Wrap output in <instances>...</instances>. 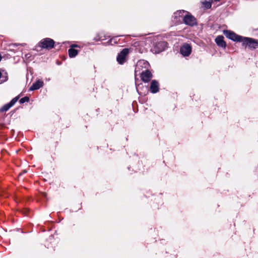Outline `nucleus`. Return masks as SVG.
Instances as JSON below:
<instances>
[{"instance_id":"obj_1","label":"nucleus","mask_w":258,"mask_h":258,"mask_svg":"<svg viewBox=\"0 0 258 258\" xmlns=\"http://www.w3.org/2000/svg\"><path fill=\"white\" fill-rule=\"evenodd\" d=\"M243 46L250 49H254L258 47V41L249 37H243L241 41Z\"/></svg>"},{"instance_id":"obj_2","label":"nucleus","mask_w":258,"mask_h":258,"mask_svg":"<svg viewBox=\"0 0 258 258\" xmlns=\"http://www.w3.org/2000/svg\"><path fill=\"white\" fill-rule=\"evenodd\" d=\"M54 45V41L53 40L49 38L43 39L39 42V45L41 47L47 49L53 48Z\"/></svg>"},{"instance_id":"obj_3","label":"nucleus","mask_w":258,"mask_h":258,"mask_svg":"<svg viewBox=\"0 0 258 258\" xmlns=\"http://www.w3.org/2000/svg\"><path fill=\"white\" fill-rule=\"evenodd\" d=\"M223 34L226 37L234 41L241 42L243 37L237 35L234 32L230 30H223Z\"/></svg>"},{"instance_id":"obj_4","label":"nucleus","mask_w":258,"mask_h":258,"mask_svg":"<svg viewBox=\"0 0 258 258\" xmlns=\"http://www.w3.org/2000/svg\"><path fill=\"white\" fill-rule=\"evenodd\" d=\"M128 49L124 48L118 53L117 57V61L119 64H122L125 61L126 57L128 54Z\"/></svg>"},{"instance_id":"obj_5","label":"nucleus","mask_w":258,"mask_h":258,"mask_svg":"<svg viewBox=\"0 0 258 258\" xmlns=\"http://www.w3.org/2000/svg\"><path fill=\"white\" fill-rule=\"evenodd\" d=\"M184 23L187 25L192 26L197 24L196 19L191 15H185L183 18Z\"/></svg>"},{"instance_id":"obj_6","label":"nucleus","mask_w":258,"mask_h":258,"mask_svg":"<svg viewBox=\"0 0 258 258\" xmlns=\"http://www.w3.org/2000/svg\"><path fill=\"white\" fill-rule=\"evenodd\" d=\"M180 52L182 55L187 56L191 52V47L189 44L185 43L180 47Z\"/></svg>"},{"instance_id":"obj_7","label":"nucleus","mask_w":258,"mask_h":258,"mask_svg":"<svg viewBox=\"0 0 258 258\" xmlns=\"http://www.w3.org/2000/svg\"><path fill=\"white\" fill-rule=\"evenodd\" d=\"M19 96L14 98L9 103L4 105L0 108V112H5L8 111L12 106H13L19 99Z\"/></svg>"},{"instance_id":"obj_8","label":"nucleus","mask_w":258,"mask_h":258,"mask_svg":"<svg viewBox=\"0 0 258 258\" xmlns=\"http://www.w3.org/2000/svg\"><path fill=\"white\" fill-rule=\"evenodd\" d=\"M152 74L148 70L143 71L141 74L142 80L145 82H148L152 78Z\"/></svg>"},{"instance_id":"obj_9","label":"nucleus","mask_w":258,"mask_h":258,"mask_svg":"<svg viewBox=\"0 0 258 258\" xmlns=\"http://www.w3.org/2000/svg\"><path fill=\"white\" fill-rule=\"evenodd\" d=\"M44 85V83L42 81L38 80L36 82L33 84L29 89L30 91H34L38 90L42 87Z\"/></svg>"},{"instance_id":"obj_10","label":"nucleus","mask_w":258,"mask_h":258,"mask_svg":"<svg viewBox=\"0 0 258 258\" xmlns=\"http://www.w3.org/2000/svg\"><path fill=\"white\" fill-rule=\"evenodd\" d=\"M215 42L219 47L225 48L226 46V43L224 40V37L223 36L220 35L217 36L215 39Z\"/></svg>"},{"instance_id":"obj_11","label":"nucleus","mask_w":258,"mask_h":258,"mask_svg":"<svg viewBox=\"0 0 258 258\" xmlns=\"http://www.w3.org/2000/svg\"><path fill=\"white\" fill-rule=\"evenodd\" d=\"M151 92L153 93H156L159 91V84L156 80H153L151 82L150 86Z\"/></svg>"},{"instance_id":"obj_12","label":"nucleus","mask_w":258,"mask_h":258,"mask_svg":"<svg viewBox=\"0 0 258 258\" xmlns=\"http://www.w3.org/2000/svg\"><path fill=\"white\" fill-rule=\"evenodd\" d=\"M149 66V64L148 61L145 60H140L138 61L136 71H137V69H140V68H144L145 69H147Z\"/></svg>"},{"instance_id":"obj_13","label":"nucleus","mask_w":258,"mask_h":258,"mask_svg":"<svg viewBox=\"0 0 258 258\" xmlns=\"http://www.w3.org/2000/svg\"><path fill=\"white\" fill-rule=\"evenodd\" d=\"M155 46L159 48L158 51H156V52L159 53L163 51L165 49V48L167 47V43L164 41L159 42L156 44Z\"/></svg>"},{"instance_id":"obj_14","label":"nucleus","mask_w":258,"mask_h":258,"mask_svg":"<svg viewBox=\"0 0 258 258\" xmlns=\"http://www.w3.org/2000/svg\"><path fill=\"white\" fill-rule=\"evenodd\" d=\"M69 56L71 58L75 57L78 53V51L74 48H71L68 50Z\"/></svg>"},{"instance_id":"obj_15","label":"nucleus","mask_w":258,"mask_h":258,"mask_svg":"<svg viewBox=\"0 0 258 258\" xmlns=\"http://www.w3.org/2000/svg\"><path fill=\"white\" fill-rule=\"evenodd\" d=\"M186 13V12L184 10H180L174 13V17L175 19H177L178 17H184V14Z\"/></svg>"},{"instance_id":"obj_16","label":"nucleus","mask_w":258,"mask_h":258,"mask_svg":"<svg viewBox=\"0 0 258 258\" xmlns=\"http://www.w3.org/2000/svg\"><path fill=\"white\" fill-rule=\"evenodd\" d=\"M202 3H203V5L205 6V7H206L207 9H209L211 7V5H212L211 1H209V2L205 1V2H203Z\"/></svg>"},{"instance_id":"obj_17","label":"nucleus","mask_w":258,"mask_h":258,"mask_svg":"<svg viewBox=\"0 0 258 258\" xmlns=\"http://www.w3.org/2000/svg\"><path fill=\"white\" fill-rule=\"evenodd\" d=\"M29 100V98L28 97H24L22 98H21L19 102L21 104H23L25 102H28Z\"/></svg>"},{"instance_id":"obj_18","label":"nucleus","mask_w":258,"mask_h":258,"mask_svg":"<svg viewBox=\"0 0 258 258\" xmlns=\"http://www.w3.org/2000/svg\"><path fill=\"white\" fill-rule=\"evenodd\" d=\"M94 40L96 41H98L101 40V37L99 36V34H97L96 36L94 37Z\"/></svg>"},{"instance_id":"obj_19","label":"nucleus","mask_w":258,"mask_h":258,"mask_svg":"<svg viewBox=\"0 0 258 258\" xmlns=\"http://www.w3.org/2000/svg\"><path fill=\"white\" fill-rule=\"evenodd\" d=\"M78 47V45L76 44H73V45H71V48H74V47Z\"/></svg>"},{"instance_id":"obj_20","label":"nucleus","mask_w":258,"mask_h":258,"mask_svg":"<svg viewBox=\"0 0 258 258\" xmlns=\"http://www.w3.org/2000/svg\"><path fill=\"white\" fill-rule=\"evenodd\" d=\"M177 19V20H176L177 21H180V19H178V18H177V19Z\"/></svg>"}]
</instances>
